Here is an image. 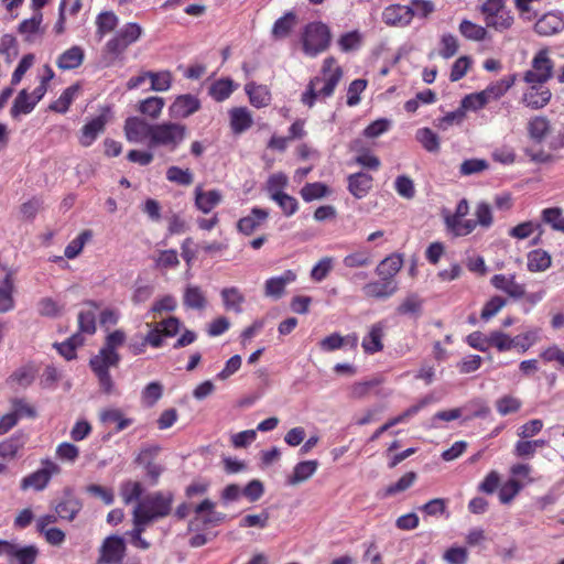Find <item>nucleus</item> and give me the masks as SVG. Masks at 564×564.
Wrapping results in <instances>:
<instances>
[{
	"label": "nucleus",
	"instance_id": "nucleus-54",
	"mask_svg": "<svg viewBox=\"0 0 564 564\" xmlns=\"http://www.w3.org/2000/svg\"><path fill=\"white\" fill-rule=\"evenodd\" d=\"M100 420L104 423H117L116 431L121 432L132 424V419H126L118 409H106L100 413Z\"/></svg>",
	"mask_w": 564,
	"mask_h": 564
},
{
	"label": "nucleus",
	"instance_id": "nucleus-42",
	"mask_svg": "<svg viewBox=\"0 0 564 564\" xmlns=\"http://www.w3.org/2000/svg\"><path fill=\"white\" fill-rule=\"evenodd\" d=\"M520 398L512 394H505L496 400V410L501 416L518 413L522 408Z\"/></svg>",
	"mask_w": 564,
	"mask_h": 564
},
{
	"label": "nucleus",
	"instance_id": "nucleus-26",
	"mask_svg": "<svg viewBox=\"0 0 564 564\" xmlns=\"http://www.w3.org/2000/svg\"><path fill=\"white\" fill-rule=\"evenodd\" d=\"M403 265V256L400 253H392L379 262L376 268L378 276L389 281H395V275L399 273Z\"/></svg>",
	"mask_w": 564,
	"mask_h": 564
},
{
	"label": "nucleus",
	"instance_id": "nucleus-38",
	"mask_svg": "<svg viewBox=\"0 0 564 564\" xmlns=\"http://www.w3.org/2000/svg\"><path fill=\"white\" fill-rule=\"evenodd\" d=\"M359 144H361V141L356 140L351 145V149L358 153L355 158V162L358 165L377 171L381 165L379 158L372 154L370 150L359 148Z\"/></svg>",
	"mask_w": 564,
	"mask_h": 564
},
{
	"label": "nucleus",
	"instance_id": "nucleus-19",
	"mask_svg": "<svg viewBox=\"0 0 564 564\" xmlns=\"http://www.w3.org/2000/svg\"><path fill=\"white\" fill-rule=\"evenodd\" d=\"M296 273L293 270H285L280 276H272L264 283V295L267 297L281 299L285 293L288 284L296 280Z\"/></svg>",
	"mask_w": 564,
	"mask_h": 564
},
{
	"label": "nucleus",
	"instance_id": "nucleus-24",
	"mask_svg": "<svg viewBox=\"0 0 564 564\" xmlns=\"http://www.w3.org/2000/svg\"><path fill=\"white\" fill-rule=\"evenodd\" d=\"M347 181L349 193L357 199L366 197L373 184V177L364 172L350 174Z\"/></svg>",
	"mask_w": 564,
	"mask_h": 564
},
{
	"label": "nucleus",
	"instance_id": "nucleus-20",
	"mask_svg": "<svg viewBox=\"0 0 564 564\" xmlns=\"http://www.w3.org/2000/svg\"><path fill=\"white\" fill-rule=\"evenodd\" d=\"M398 291V282L380 278L364 285L362 292L366 297L386 300Z\"/></svg>",
	"mask_w": 564,
	"mask_h": 564
},
{
	"label": "nucleus",
	"instance_id": "nucleus-33",
	"mask_svg": "<svg viewBox=\"0 0 564 564\" xmlns=\"http://www.w3.org/2000/svg\"><path fill=\"white\" fill-rule=\"evenodd\" d=\"M245 90L249 96L250 104L256 108L267 107L271 101V94L267 86L249 83Z\"/></svg>",
	"mask_w": 564,
	"mask_h": 564
},
{
	"label": "nucleus",
	"instance_id": "nucleus-63",
	"mask_svg": "<svg viewBox=\"0 0 564 564\" xmlns=\"http://www.w3.org/2000/svg\"><path fill=\"white\" fill-rule=\"evenodd\" d=\"M522 485L519 480L511 478L506 481L499 490V500L501 503H510L516 496L521 491Z\"/></svg>",
	"mask_w": 564,
	"mask_h": 564
},
{
	"label": "nucleus",
	"instance_id": "nucleus-22",
	"mask_svg": "<svg viewBox=\"0 0 564 564\" xmlns=\"http://www.w3.org/2000/svg\"><path fill=\"white\" fill-rule=\"evenodd\" d=\"M269 217V212L260 207H253L247 216L237 223V229L245 236L253 234Z\"/></svg>",
	"mask_w": 564,
	"mask_h": 564
},
{
	"label": "nucleus",
	"instance_id": "nucleus-51",
	"mask_svg": "<svg viewBox=\"0 0 564 564\" xmlns=\"http://www.w3.org/2000/svg\"><path fill=\"white\" fill-rule=\"evenodd\" d=\"M541 218L542 221L550 225L553 230L564 232L563 210L560 207L544 208L541 213Z\"/></svg>",
	"mask_w": 564,
	"mask_h": 564
},
{
	"label": "nucleus",
	"instance_id": "nucleus-59",
	"mask_svg": "<svg viewBox=\"0 0 564 564\" xmlns=\"http://www.w3.org/2000/svg\"><path fill=\"white\" fill-rule=\"evenodd\" d=\"M423 307V300L417 294L408 295L398 306L400 315H419Z\"/></svg>",
	"mask_w": 564,
	"mask_h": 564
},
{
	"label": "nucleus",
	"instance_id": "nucleus-9",
	"mask_svg": "<svg viewBox=\"0 0 564 564\" xmlns=\"http://www.w3.org/2000/svg\"><path fill=\"white\" fill-rule=\"evenodd\" d=\"M215 507L216 503L208 498L196 505L193 509L195 518L189 521V529L198 530L224 523L227 519L226 513L217 511Z\"/></svg>",
	"mask_w": 564,
	"mask_h": 564
},
{
	"label": "nucleus",
	"instance_id": "nucleus-46",
	"mask_svg": "<svg viewBox=\"0 0 564 564\" xmlns=\"http://www.w3.org/2000/svg\"><path fill=\"white\" fill-rule=\"evenodd\" d=\"M329 193V187L321 182L306 183L300 191L301 197L307 203L323 198Z\"/></svg>",
	"mask_w": 564,
	"mask_h": 564
},
{
	"label": "nucleus",
	"instance_id": "nucleus-39",
	"mask_svg": "<svg viewBox=\"0 0 564 564\" xmlns=\"http://www.w3.org/2000/svg\"><path fill=\"white\" fill-rule=\"evenodd\" d=\"M296 24V15L293 12H286L279 18L272 28V36L276 40L285 39Z\"/></svg>",
	"mask_w": 564,
	"mask_h": 564
},
{
	"label": "nucleus",
	"instance_id": "nucleus-57",
	"mask_svg": "<svg viewBox=\"0 0 564 564\" xmlns=\"http://www.w3.org/2000/svg\"><path fill=\"white\" fill-rule=\"evenodd\" d=\"M416 139L426 151L433 153L440 151V138L430 128L419 129L416 132Z\"/></svg>",
	"mask_w": 564,
	"mask_h": 564
},
{
	"label": "nucleus",
	"instance_id": "nucleus-52",
	"mask_svg": "<svg viewBox=\"0 0 564 564\" xmlns=\"http://www.w3.org/2000/svg\"><path fill=\"white\" fill-rule=\"evenodd\" d=\"M163 395V386L153 381L144 387L141 392V402L147 408H152Z\"/></svg>",
	"mask_w": 564,
	"mask_h": 564
},
{
	"label": "nucleus",
	"instance_id": "nucleus-27",
	"mask_svg": "<svg viewBox=\"0 0 564 564\" xmlns=\"http://www.w3.org/2000/svg\"><path fill=\"white\" fill-rule=\"evenodd\" d=\"M25 443L26 435L22 432H17L0 443V458L4 460L14 459L18 453L24 447Z\"/></svg>",
	"mask_w": 564,
	"mask_h": 564
},
{
	"label": "nucleus",
	"instance_id": "nucleus-53",
	"mask_svg": "<svg viewBox=\"0 0 564 564\" xmlns=\"http://www.w3.org/2000/svg\"><path fill=\"white\" fill-rule=\"evenodd\" d=\"M460 34L467 40L482 41L487 36L486 28L478 25L469 20H463L459 24Z\"/></svg>",
	"mask_w": 564,
	"mask_h": 564
},
{
	"label": "nucleus",
	"instance_id": "nucleus-47",
	"mask_svg": "<svg viewBox=\"0 0 564 564\" xmlns=\"http://www.w3.org/2000/svg\"><path fill=\"white\" fill-rule=\"evenodd\" d=\"M93 231L89 229L83 230L75 239H73L65 248L64 254L67 259H75L78 257L85 245L91 239Z\"/></svg>",
	"mask_w": 564,
	"mask_h": 564
},
{
	"label": "nucleus",
	"instance_id": "nucleus-43",
	"mask_svg": "<svg viewBox=\"0 0 564 564\" xmlns=\"http://www.w3.org/2000/svg\"><path fill=\"white\" fill-rule=\"evenodd\" d=\"M35 106L36 105L33 102L32 97L25 89H22L15 97L10 113L12 118H18L20 115L30 113Z\"/></svg>",
	"mask_w": 564,
	"mask_h": 564
},
{
	"label": "nucleus",
	"instance_id": "nucleus-14",
	"mask_svg": "<svg viewBox=\"0 0 564 564\" xmlns=\"http://www.w3.org/2000/svg\"><path fill=\"white\" fill-rule=\"evenodd\" d=\"M202 107L197 96L184 94L177 96L169 107L170 117L175 119H185L197 112Z\"/></svg>",
	"mask_w": 564,
	"mask_h": 564
},
{
	"label": "nucleus",
	"instance_id": "nucleus-35",
	"mask_svg": "<svg viewBox=\"0 0 564 564\" xmlns=\"http://www.w3.org/2000/svg\"><path fill=\"white\" fill-rule=\"evenodd\" d=\"M550 129V120L544 116H535L531 118L527 126L529 137L538 143H541L545 139Z\"/></svg>",
	"mask_w": 564,
	"mask_h": 564
},
{
	"label": "nucleus",
	"instance_id": "nucleus-6",
	"mask_svg": "<svg viewBox=\"0 0 564 564\" xmlns=\"http://www.w3.org/2000/svg\"><path fill=\"white\" fill-rule=\"evenodd\" d=\"M174 495L172 492L155 491L143 497L133 509L154 522L171 513Z\"/></svg>",
	"mask_w": 564,
	"mask_h": 564
},
{
	"label": "nucleus",
	"instance_id": "nucleus-44",
	"mask_svg": "<svg viewBox=\"0 0 564 564\" xmlns=\"http://www.w3.org/2000/svg\"><path fill=\"white\" fill-rule=\"evenodd\" d=\"M183 301L185 306L194 310H203L207 303L205 293L196 285H188L186 288Z\"/></svg>",
	"mask_w": 564,
	"mask_h": 564
},
{
	"label": "nucleus",
	"instance_id": "nucleus-3",
	"mask_svg": "<svg viewBox=\"0 0 564 564\" xmlns=\"http://www.w3.org/2000/svg\"><path fill=\"white\" fill-rule=\"evenodd\" d=\"M187 128L183 123L164 121L154 123L149 147H162L170 151L176 150L186 138Z\"/></svg>",
	"mask_w": 564,
	"mask_h": 564
},
{
	"label": "nucleus",
	"instance_id": "nucleus-7",
	"mask_svg": "<svg viewBox=\"0 0 564 564\" xmlns=\"http://www.w3.org/2000/svg\"><path fill=\"white\" fill-rule=\"evenodd\" d=\"M143 34V29L135 22H128L106 43L105 53L111 58H118L126 50L138 42Z\"/></svg>",
	"mask_w": 564,
	"mask_h": 564
},
{
	"label": "nucleus",
	"instance_id": "nucleus-25",
	"mask_svg": "<svg viewBox=\"0 0 564 564\" xmlns=\"http://www.w3.org/2000/svg\"><path fill=\"white\" fill-rule=\"evenodd\" d=\"M564 29L563 19L553 12L545 13L534 24V31L541 36H551Z\"/></svg>",
	"mask_w": 564,
	"mask_h": 564
},
{
	"label": "nucleus",
	"instance_id": "nucleus-8",
	"mask_svg": "<svg viewBox=\"0 0 564 564\" xmlns=\"http://www.w3.org/2000/svg\"><path fill=\"white\" fill-rule=\"evenodd\" d=\"M481 13L486 25L496 31H506L513 24V17L505 0H486L481 6Z\"/></svg>",
	"mask_w": 564,
	"mask_h": 564
},
{
	"label": "nucleus",
	"instance_id": "nucleus-5",
	"mask_svg": "<svg viewBox=\"0 0 564 564\" xmlns=\"http://www.w3.org/2000/svg\"><path fill=\"white\" fill-rule=\"evenodd\" d=\"M555 74V62L549 47L539 50L532 57L530 68L522 75L525 84H546Z\"/></svg>",
	"mask_w": 564,
	"mask_h": 564
},
{
	"label": "nucleus",
	"instance_id": "nucleus-61",
	"mask_svg": "<svg viewBox=\"0 0 564 564\" xmlns=\"http://www.w3.org/2000/svg\"><path fill=\"white\" fill-rule=\"evenodd\" d=\"M489 163L485 159H468L465 160L459 166V175L460 176H469L474 174H479L486 170H488Z\"/></svg>",
	"mask_w": 564,
	"mask_h": 564
},
{
	"label": "nucleus",
	"instance_id": "nucleus-48",
	"mask_svg": "<svg viewBox=\"0 0 564 564\" xmlns=\"http://www.w3.org/2000/svg\"><path fill=\"white\" fill-rule=\"evenodd\" d=\"M371 262V253L366 249L351 252L343 259V264L348 269L366 268Z\"/></svg>",
	"mask_w": 564,
	"mask_h": 564
},
{
	"label": "nucleus",
	"instance_id": "nucleus-36",
	"mask_svg": "<svg viewBox=\"0 0 564 564\" xmlns=\"http://www.w3.org/2000/svg\"><path fill=\"white\" fill-rule=\"evenodd\" d=\"M317 468H318V462L316 459L304 460V462L297 463L294 466L293 473L289 478V484L297 485L303 481H306L308 478H311L315 474Z\"/></svg>",
	"mask_w": 564,
	"mask_h": 564
},
{
	"label": "nucleus",
	"instance_id": "nucleus-1",
	"mask_svg": "<svg viewBox=\"0 0 564 564\" xmlns=\"http://www.w3.org/2000/svg\"><path fill=\"white\" fill-rule=\"evenodd\" d=\"M124 340V332L120 329L113 330L106 337L105 344L99 349L98 354L93 356L89 360V367L98 379L101 391L106 394H111L115 390V383L109 369L119 366L121 357L117 349L123 345Z\"/></svg>",
	"mask_w": 564,
	"mask_h": 564
},
{
	"label": "nucleus",
	"instance_id": "nucleus-17",
	"mask_svg": "<svg viewBox=\"0 0 564 564\" xmlns=\"http://www.w3.org/2000/svg\"><path fill=\"white\" fill-rule=\"evenodd\" d=\"M223 202V193L219 189L204 191L199 184L194 189V205L203 214H209Z\"/></svg>",
	"mask_w": 564,
	"mask_h": 564
},
{
	"label": "nucleus",
	"instance_id": "nucleus-10",
	"mask_svg": "<svg viewBox=\"0 0 564 564\" xmlns=\"http://www.w3.org/2000/svg\"><path fill=\"white\" fill-rule=\"evenodd\" d=\"M61 473V467L53 460L46 458L42 460V467L34 473L25 476L21 480V489L32 488L36 491L43 490L48 485L54 475Z\"/></svg>",
	"mask_w": 564,
	"mask_h": 564
},
{
	"label": "nucleus",
	"instance_id": "nucleus-62",
	"mask_svg": "<svg viewBox=\"0 0 564 564\" xmlns=\"http://www.w3.org/2000/svg\"><path fill=\"white\" fill-rule=\"evenodd\" d=\"M514 341V337L512 338L500 330H495L489 334V348L495 347L499 351H508L516 347Z\"/></svg>",
	"mask_w": 564,
	"mask_h": 564
},
{
	"label": "nucleus",
	"instance_id": "nucleus-23",
	"mask_svg": "<svg viewBox=\"0 0 564 564\" xmlns=\"http://www.w3.org/2000/svg\"><path fill=\"white\" fill-rule=\"evenodd\" d=\"M384 324L375 323L370 326L368 334L364 337L361 347L366 354L373 355L383 349Z\"/></svg>",
	"mask_w": 564,
	"mask_h": 564
},
{
	"label": "nucleus",
	"instance_id": "nucleus-64",
	"mask_svg": "<svg viewBox=\"0 0 564 564\" xmlns=\"http://www.w3.org/2000/svg\"><path fill=\"white\" fill-rule=\"evenodd\" d=\"M362 43V36L358 31L347 32L338 39V46L343 52L358 50Z\"/></svg>",
	"mask_w": 564,
	"mask_h": 564
},
{
	"label": "nucleus",
	"instance_id": "nucleus-50",
	"mask_svg": "<svg viewBox=\"0 0 564 564\" xmlns=\"http://www.w3.org/2000/svg\"><path fill=\"white\" fill-rule=\"evenodd\" d=\"M36 372L37 370L33 365H24L14 370L9 377V380L20 387H28L34 381Z\"/></svg>",
	"mask_w": 564,
	"mask_h": 564
},
{
	"label": "nucleus",
	"instance_id": "nucleus-2",
	"mask_svg": "<svg viewBox=\"0 0 564 564\" xmlns=\"http://www.w3.org/2000/svg\"><path fill=\"white\" fill-rule=\"evenodd\" d=\"M321 73L322 76H315L308 82L306 90L302 94L301 101L308 108L315 105L318 97L325 99L333 96L343 78V69L333 56L324 59Z\"/></svg>",
	"mask_w": 564,
	"mask_h": 564
},
{
	"label": "nucleus",
	"instance_id": "nucleus-13",
	"mask_svg": "<svg viewBox=\"0 0 564 564\" xmlns=\"http://www.w3.org/2000/svg\"><path fill=\"white\" fill-rule=\"evenodd\" d=\"M153 126L140 117H129L124 121L123 131L129 142H143L151 140Z\"/></svg>",
	"mask_w": 564,
	"mask_h": 564
},
{
	"label": "nucleus",
	"instance_id": "nucleus-28",
	"mask_svg": "<svg viewBox=\"0 0 564 564\" xmlns=\"http://www.w3.org/2000/svg\"><path fill=\"white\" fill-rule=\"evenodd\" d=\"M84 57V50L80 46L74 45L58 56L56 65L62 70L75 69L83 64Z\"/></svg>",
	"mask_w": 564,
	"mask_h": 564
},
{
	"label": "nucleus",
	"instance_id": "nucleus-29",
	"mask_svg": "<svg viewBox=\"0 0 564 564\" xmlns=\"http://www.w3.org/2000/svg\"><path fill=\"white\" fill-rule=\"evenodd\" d=\"M230 128L235 134H240L248 130L252 123V116L246 107H235L229 111Z\"/></svg>",
	"mask_w": 564,
	"mask_h": 564
},
{
	"label": "nucleus",
	"instance_id": "nucleus-11",
	"mask_svg": "<svg viewBox=\"0 0 564 564\" xmlns=\"http://www.w3.org/2000/svg\"><path fill=\"white\" fill-rule=\"evenodd\" d=\"M127 552L124 539L120 535L107 536L99 549L97 564H120Z\"/></svg>",
	"mask_w": 564,
	"mask_h": 564
},
{
	"label": "nucleus",
	"instance_id": "nucleus-15",
	"mask_svg": "<svg viewBox=\"0 0 564 564\" xmlns=\"http://www.w3.org/2000/svg\"><path fill=\"white\" fill-rule=\"evenodd\" d=\"M491 285L513 299H523L525 285L516 281V274H495L490 279Z\"/></svg>",
	"mask_w": 564,
	"mask_h": 564
},
{
	"label": "nucleus",
	"instance_id": "nucleus-12",
	"mask_svg": "<svg viewBox=\"0 0 564 564\" xmlns=\"http://www.w3.org/2000/svg\"><path fill=\"white\" fill-rule=\"evenodd\" d=\"M528 89L521 97V102L533 110H539L549 105L552 91L545 84H527Z\"/></svg>",
	"mask_w": 564,
	"mask_h": 564
},
{
	"label": "nucleus",
	"instance_id": "nucleus-58",
	"mask_svg": "<svg viewBox=\"0 0 564 564\" xmlns=\"http://www.w3.org/2000/svg\"><path fill=\"white\" fill-rule=\"evenodd\" d=\"M346 339H351L352 346L357 345L358 337L356 335L347 336L345 338L339 334L334 333L323 338L319 343V347L324 351H334L340 349L344 346Z\"/></svg>",
	"mask_w": 564,
	"mask_h": 564
},
{
	"label": "nucleus",
	"instance_id": "nucleus-30",
	"mask_svg": "<svg viewBox=\"0 0 564 564\" xmlns=\"http://www.w3.org/2000/svg\"><path fill=\"white\" fill-rule=\"evenodd\" d=\"M119 19L112 11H102L96 17V32L95 36L98 42L111 33L118 25Z\"/></svg>",
	"mask_w": 564,
	"mask_h": 564
},
{
	"label": "nucleus",
	"instance_id": "nucleus-32",
	"mask_svg": "<svg viewBox=\"0 0 564 564\" xmlns=\"http://www.w3.org/2000/svg\"><path fill=\"white\" fill-rule=\"evenodd\" d=\"M516 80L517 74H510L497 82L489 84L484 89L489 102L502 97L516 84Z\"/></svg>",
	"mask_w": 564,
	"mask_h": 564
},
{
	"label": "nucleus",
	"instance_id": "nucleus-55",
	"mask_svg": "<svg viewBox=\"0 0 564 564\" xmlns=\"http://www.w3.org/2000/svg\"><path fill=\"white\" fill-rule=\"evenodd\" d=\"M166 180L177 185L188 186L193 183L194 176L189 169L173 165L166 170Z\"/></svg>",
	"mask_w": 564,
	"mask_h": 564
},
{
	"label": "nucleus",
	"instance_id": "nucleus-21",
	"mask_svg": "<svg viewBox=\"0 0 564 564\" xmlns=\"http://www.w3.org/2000/svg\"><path fill=\"white\" fill-rule=\"evenodd\" d=\"M107 122V116L101 113L84 124L80 130L79 143L86 148L90 147L98 135L105 131Z\"/></svg>",
	"mask_w": 564,
	"mask_h": 564
},
{
	"label": "nucleus",
	"instance_id": "nucleus-40",
	"mask_svg": "<svg viewBox=\"0 0 564 564\" xmlns=\"http://www.w3.org/2000/svg\"><path fill=\"white\" fill-rule=\"evenodd\" d=\"M234 89V82L231 79L221 78L210 85L208 94L214 100L221 102L230 97Z\"/></svg>",
	"mask_w": 564,
	"mask_h": 564
},
{
	"label": "nucleus",
	"instance_id": "nucleus-60",
	"mask_svg": "<svg viewBox=\"0 0 564 564\" xmlns=\"http://www.w3.org/2000/svg\"><path fill=\"white\" fill-rule=\"evenodd\" d=\"M178 254L175 249L161 250L158 257L154 258V265L156 269H174L178 267Z\"/></svg>",
	"mask_w": 564,
	"mask_h": 564
},
{
	"label": "nucleus",
	"instance_id": "nucleus-41",
	"mask_svg": "<svg viewBox=\"0 0 564 564\" xmlns=\"http://www.w3.org/2000/svg\"><path fill=\"white\" fill-rule=\"evenodd\" d=\"M143 494V486L139 481L127 480L120 486V497L124 505L139 502Z\"/></svg>",
	"mask_w": 564,
	"mask_h": 564
},
{
	"label": "nucleus",
	"instance_id": "nucleus-4",
	"mask_svg": "<svg viewBox=\"0 0 564 564\" xmlns=\"http://www.w3.org/2000/svg\"><path fill=\"white\" fill-rule=\"evenodd\" d=\"M332 41V33L327 24L316 21L305 25L302 33L303 52L311 57L325 52Z\"/></svg>",
	"mask_w": 564,
	"mask_h": 564
},
{
	"label": "nucleus",
	"instance_id": "nucleus-31",
	"mask_svg": "<svg viewBox=\"0 0 564 564\" xmlns=\"http://www.w3.org/2000/svg\"><path fill=\"white\" fill-rule=\"evenodd\" d=\"M165 106L163 97L151 96L142 99L137 105V110L147 118L156 120Z\"/></svg>",
	"mask_w": 564,
	"mask_h": 564
},
{
	"label": "nucleus",
	"instance_id": "nucleus-34",
	"mask_svg": "<svg viewBox=\"0 0 564 564\" xmlns=\"http://www.w3.org/2000/svg\"><path fill=\"white\" fill-rule=\"evenodd\" d=\"M220 296L227 311H232L236 314H240L242 312V305L246 299L238 288H225L221 290Z\"/></svg>",
	"mask_w": 564,
	"mask_h": 564
},
{
	"label": "nucleus",
	"instance_id": "nucleus-56",
	"mask_svg": "<svg viewBox=\"0 0 564 564\" xmlns=\"http://www.w3.org/2000/svg\"><path fill=\"white\" fill-rule=\"evenodd\" d=\"M39 555V550L35 545H26L19 547L13 544L10 556L14 557L19 564H34Z\"/></svg>",
	"mask_w": 564,
	"mask_h": 564
},
{
	"label": "nucleus",
	"instance_id": "nucleus-49",
	"mask_svg": "<svg viewBox=\"0 0 564 564\" xmlns=\"http://www.w3.org/2000/svg\"><path fill=\"white\" fill-rule=\"evenodd\" d=\"M77 91V85L67 87L61 96L50 105V109L58 113H65L69 109Z\"/></svg>",
	"mask_w": 564,
	"mask_h": 564
},
{
	"label": "nucleus",
	"instance_id": "nucleus-16",
	"mask_svg": "<svg viewBox=\"0 0 564 564\" xmlns=\"http://www.w3.org/2000/svg\"><path fill=\"white\" fill-rule=\"evenodd\" d=\"M413 20V13L409 6L390 4L382 12V21L389 26L404 28Z\"/></svg>",
	"mask_w": 564,
	"mask_h": 564
},
{
	"label": "nucleus",
	"instance_id": "nucleus-18",
	"mask_svg": "<svg viewBox=\"0 0 564 564\" xmlns=\"http://www.w3.org/2000/svg\"><path fill=\"white\" fill-rule=\"evenodd\" d=\"M83 505L70 490H65L64 496L54 505L57 517L62 520L73 521L80 512Z\"/></svg>",
	"mask_w": 564,
	"mask_h": 564
},
{
	"label": "nucleus",
	"instance_id": "nucleus-45",
	"mask_svg": "<svg viewBox=\"0 0 564 564\" xmlns=\"http://www.w3.org/2000/svg\"><path fill=\"white\" fill-rule=\"evenodd\" d=\"M149 80L151 82L150 89L153 91H167L173 82V76L170 70L152 72L148 70Z\"/></svg>",
	"mask_w": 564,
	"mask_h": 564
},
{
	"label": "nucleus",
	"instance_id": "nucleus-37",
	"mask_svg": "<svg viewBox=\"0 0 564 564\" xmlns=\"http://www.w3.org/2000/svg\"><path fill=\"white\" fill-rule=\"evenodd\" d=\"M552 264L551 256L543 249H535L528 253V270L530 272H543Z\"/></svg>",
	"mask_w": 564,
	"mask_h": 564
}]
</instances>
